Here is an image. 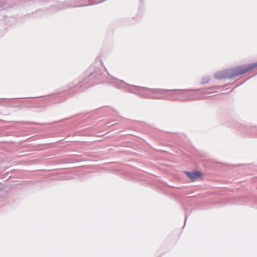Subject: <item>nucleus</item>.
<instances>
[{"label":"nucleus","mask_w":257,"mask_h":257,"mask_svg":"<svg viewBox=\"0 0 257 257\" xmlns=\"http://www.w3.org/2000/svg\"><path fill=\"white\" fill-rule=\"evenodd\" d=\"M256 67H257V62L234 68L230 70V76L231 77L238 76L248 72Z\"/></svg>","instance_id":"nucleus-1"},{"label":"nucleus","mask_w":257,"mask_h":257,"mask_svg":"<svg viewBox=\"0 0 257 257\" xmlns=\"http://www.w3.org/2000/svg\"><path fill=\"white\" fill-rule=\"evenodd\" d=\"M184 173L192 181H194L198 179H202L203 177L202 173L198 171L193 172L185 171Z\"/></svg>","instance_id":"nucleus-2"}]
</instances>
